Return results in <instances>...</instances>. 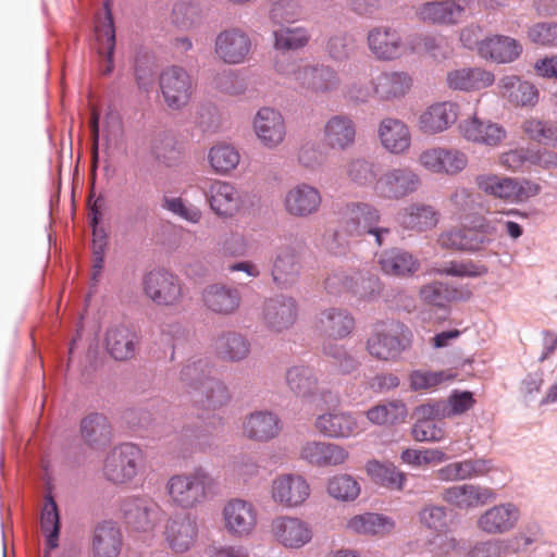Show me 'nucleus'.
Here are the masks:
<instances>
[{
	"mask_svg": "<svg viewBox=\"0 0 557 557\" xmlns=\"http://www.w3.org/2000/svg\"><path fill=\"white\" fill-rule=\"evenodd\" d=\"M379 211L369 203L352 202L347 205L338 228L332 235L329 242V249L334 255H342L346 251L349 243L354 238L371 234L375 237V243L383 244V235L388 234V228L379 227Z\"/></svg>",
	"mask_w": 557,
	"mask_h": 557,
	"instance_id": "f257e3e1",
	"label": "nucleus"
},
{
	"mask_svg": "<svg viewBox=\"0 0 557 557\" xmlns=\"http://www.w3.org/2000/svg\"><path fill=\"white\" fill-rule=\"evenodd\" d=\"M210 374L211 367L208 362L196 360L182 368L180 377L197 403L214 410L226 405L230 395L226 386Z\"/></svg>",
	"mask_w": 557,
	"mask_h": 557,
	"instance_id": "f03ea898",
	"label": "nucleus"
},
{
	"mask_svg": "<svg viewBox=\"0 0 557 557\" xmlns=\"http://www.w3.org/2000/svg\"><path fill=\"white\" fill-rule=\"evenodd\" d=\"M214 482L209 472L197 468L188 473L172 475L165 485L171 503L183 509H193L207 499Z\"/></svg>",
	"mask_w": 557,
	"mask_h": 557,
	"instance_id": "7ed1b4c3",
	"label": "nucleus"
},
{
	"mask_svg": "<svg viewBox=\"0 0 557 557\" xmlns=\"http://www.w3.org/2000/svg\"><path fill=\"white\" fill-rule=\"evenodd\" d=\"M371 88L352 86L349 97L366 102L371 96L380 101L392 102L404 98L412 88L411 75L404 71L381 72L372 77Z\"/></svg>",
	"mask_w": 557,
	"mask_h": 557,
	"instance_id": "20e7f679",
	"label": "nucleus"
},
{
	"mask_svg": "<svg viewBox=\"0 0 557 557\" xmlns=\"http://www.w3.org/2000/svg\"><path fill=\"white\" fill-rule=\"evenodd\" d=\"M278 73L285 75L294 87L306 94H324L338 86L337 73L325 65L293 64L289 70L278 62L275 64Z\"/></svg>",
	"mask_w": 557,
	"mask_h": 557,
	"instance_id": "39448f33",
	"label": "nucleus"
},
{
	"mask_svg": "<svg viewBox=\"0 0 557 557\" xmlns=\"http://www.w3.org/2000/svg\"><path fill=\"white\" fill-rule=\"evenodd\" d=\"M412 333L403 324L395 323L375 330L367 341L368 352L377 360H396L411 347Z\"/></svg>",
	"mask_w": 557,
	"mask_h": 557,
	"instance_id": "423d86ee",
	"label": "nucleus"
},
{
	"mask_svg": "<svg viewBox=\"0 0 557 557\" xmlns=\"http://www.w3.org/2000/svg\"><path fill=\"white\" fill-rule=\"evenodd\" d=\"M143 292L156 306L177 308L184 300L182 280L165 270H152L143 278Z\"/></svg>",
	"mask_w": 557,
	"mask_h": 557,
	"instance_id": "0eeeda50",
	"label": "nucleus"
},
{
	"mask_svg": "<svg viewBox=\"0 0 557 557\" xmlns=\"http://www.w3.org/2000/svg\"><path fill=\"white\" fill-rule=\"evenodd\" d=\"M475 184L483 194L508 202H523L540 193L536 183L496 174H480L475 177Z\"/></svg>",
	"mask_w": 557,
	"mask_h": 557,
	"instance_id": "6e6552de",
	"label": "nucleus"
},
{
	"mask_svg": "<svg viewBox=\"0 0 557 557\" xmlns=\"http://www.w3.org/2000/svg\"><path fill=\"white\" fill-rule=\"evenodd\" d=\"M159 87L165 106L172 111H181L190 102L196 83L184 67L172 65L161 72Z\"/></svg>",
	"mask_w": 557,
	"mask_h": 557,
	"instance_id": "1a4fd4ad",
	"label": "nucleus"
},
{
	"mask_svg": "<svg viewBox=\"0 0 557 557\" xmlns=\"http://www.w3.org/2000/svg\"><path fill=\"white\" fill-rule=\"evenodd\" d=\"M269 532L272 541L285 549H300L313 539L312 525L292 515L274 517L270 522Z\"/></svg>",
	"mask_w": 557,
	"mask_h": 557,
	"instance_id": "9d476101",
	"label": "nucleus"
},
{
	"mask_svg": "<svg viewBox=\"0 0 557 557\" xmlns=\"http://www.w3.org/2000/svg\"><path fill=\"white\" fill-rule=\"evenodd\" d=\"M141 458V451L135 445L114 447L104 459L103 475L113 484H126L137 475Z\"/></svg>",
	"mask_w": 557,
	"mask_h": 557,
	"instance_id": "9b49d317",
	"label": "nucleus"
},
{
	"mask_svg": "<svg viewBox=\"0 0 557 557\" xmlns=\"http://www.w3.org/2000/svg\"><path fill=\"white\" fill-rule=\"evenodd\" d=\"M202 193L211 211L221 219L236 216L245 206L242 191L226 181L211 180Z\"/></svg>",
	"mask_w": 557,
	"mask_h": 557,
	"instance_id": "f8f14e48",
	"label": "nucleus"
},
{
	"mask_svg": "<svg viewBox=\"0 0 557 557\" xmlns=\"http://www.w3.org/2000/svg\"><path fill=\"white\" fill-rule=\"evenodd\" d=\"M310 494V484L301 474L281 473L271 481L270 496L272 502L280 507H300L308 500Z\"/></svg>",
	"mask_w": 557,
	"mask_h": 557,
	"instance_id": "ddd939ff",
	"label": "nucleus"
},
{
	"mask_svg": "<svg viewBox=\"0 0 557 557\" xmlns=\"http://www.w3.org/2000/svg\"><path fill=\"white\" fill-rule=\"evenodd\" d=\"M420 184V176L411 168H392L379 176L374 193L380 198L398 200L418 190Z\"/></svg>",
	"mask_w": 557,
	"mask_h": 557,
	"instance_id": "4468645a",
	"label": "nucleus"
},
{
	"mask_svg": "<svg viewBox=\"0 0 557 557\" xmlns=\"http://www.w3.org/2000/svg\"><path fill=\"white\" fill-rule=\"evenodd\" d=\"M222 516L224 528L233 537H248L258 525V509L251 502L242 498L228 500L223 507Z\"/></svg>",
	"mask_w": 557,
	"mask_h": 557,
	"instance_id": "2eb2a0df",
	"label": "nucleus"
},
{
	"mask_svg": "<svg viewBox=\"0 0 557 557\" xmlns=\"http://www.w3.org/2000/svg\"><path fill=\"white\" fill-rule=\"evenodd\" d=\"M121 511L126 525L135 532H150L163 513L157 502L147 497H129L123 500Z\"/></svg>",
	"mask_w": 557,
	"mask_h": 557,
	"instance_id": "dca6fc26",
	"label": "nucleus"
},
{
	"mask_svg": "<svg viewBox=\"0 0 557 557\" xmlns=\"http://www.w3.org/2000/svg\"><path fill=\"white\" fill-rule=\"evenodd\" d=\"M198 532L196 519L190 515L180 513L170 517L165 521L162 537L171 552L184 554L196 545Z\"/></svg>",
	"mask_w": 557,
	"mask_h": 557,
	"instance_id": "f3484780",
	"label": "nucleus"
},
{
	"mask_svg": "<svg viewBox=\"0 0 557 557\" xmlns=\"http://www.w3.org/2000/svg\"><path fill=\"white\" fill-rule=\"evenodd\" d=\"M252 50L249 35L239 27H228L219 32L214 39V53L226 64L245 62Z\"/></svg>",
	"mask_w": 557,
	"mask_h": 557,
	"instance_id": "a211bd4d",
	"label": "nucleus"
},
{
	"mask_svg": "<svg viewBox=\"0 0 557 557\" xmlns=\"http://www.w3.org/2000/svg\"><path fill=\"white\" fill-rule=\"evenodd\" d=\"M253 132L263 147L275 149L281 146L287 134L282 113L273 108L259 109L252 120Z\"/></svg>",
	"mask_w": 557,
	"mask_h": 557,
	"instance_id": "6ab92c4d",
	"label": "nucleus"
},
{
	"mask_svg": "<svg viewBox=\"0 0 557 557\" xmlns=\"http://www.w3.org/2000/svg\"><path fill=\"white\" fill-rule=\"evenodd\" d=\"M299 458L317 468L339 467L349 459V453L335 443L307 441L299 448Z\"/></svg>",
	"mask_w": 557,
	"mask_h": 557,
	"instance_id": "aec40b11",
	"label": "nucleus"
},
{
	"mask_svg": "<svg viewBox=\"0 0 557 557\" xmlns=\"http://www.w3.org/2000/svg\"><path fill=\"white\" fill-rule=\"evenodd\" d=\"M520 517L517 505L503 503L483 511L476 520V528L485 534H504L517 527Z\"/></svg>",
	"mask_w": 557,
	"mask_h": 557,
	"instance_id": "412c9836",
	"label": "nucleus"
},
{
	"mask_svg": "<svg viewBox=\"0 0 557 557\" xmlns=\"http://www.w3.org/2000/svg\"><path fill=\"white\" fill-rule=\"evenodd\" d=\"M298 314L297 302L293 297L280 295L264 301L262 320L273 332H282L290 327Z\"/></svg>",
	"mask_w": 557,
	"mask_h": 557,
	"instance_id": "4be33fe9",
	"label": "nucleus"
},
{
	"mask_svg": "<svg viewBox=\"0 0 557 557\" xmlns=\"http://www.w3.org/2000/svg\"><path fill=\"white\" fill-rule=\"evenodd\" d=\"M442 498L458 509L468 510L495 500L496 493L487 486L466 483L446 488Z\"/></svg>",
	"mask_w": 557,
	"mask_h": 557,
	"instance_id": "5701e85b",
	"label": "nucleus"
},
{
	"mask_svg": "<svg viewBox=\"0 0 557 557\" xmlns=\"http://www.w3.org/2000/svg\"><path fill=\"white\" fill-rule=\"evenodd\" d=\"M321 202L320 190L306 183L295 185L284 197L286 212L295 218H307L317 213Z\"/></svg>",
	"mask_w": 557,
	"mask_h": 557,
	"instance_id": "b1692460",
	"label": "nucleus"
},
{
	"mask_svg": "<svg viewBox=\"0 0 557 557\" xmlns=\"http://www.w3.org/2000/svg\"><path fill=\"white\" fill-rule=\"evenodd\" d=\"M459 107L451 101L436 102L428 107L418 119V128L425 135L448 129L458 119Z\"/></svg>",
	"mask_w": 557,
	"mask_h": 557,
	"instance_id": "393cba45",
	"label": "nucleus"
},
{
	"mask_svg": "<svg viewBox=\"0 0 557 557\" xmlns=\"http://www.w3.org/2000/svg\"><path fill=\"white\" fill-rule=\"evenodd\" d=\"M523 47L517 39L505 35H491L483 38L479 46V55L497 64L511 63L518 60Z\"/></svg>",
	"mask_w": 557,
	"mask_h": 557,
	"instance_id": "a878e982",
	"label": "nucleus"
},
{
	"mask_svg": "<svg viewBox=\"0 0 557 557\" xmlns=\"http://www.w3.org/2000/svg\"><path fill=\"white\" fill-rule=\"evenodd\" d=\"M325 288L331 294L351 292L361 298H367L380 290V282L377 277L361 272H356L352 275L333 273L326 278Z\"/></svg>",
	"mask_w": 557,
	"mask_h": 557,
	"instance_id": "bb28decb",
	"label": "nucleus"
},
{
	"mask_svg": "<svg viewBox=\"0 0 557 557\" xmlns=\"http://www.w3.org/2000/svg\"><path fill=\"white\" fill-rule=\"evenodd\" d=\"M377 137L382 147L392 154L403 156L411 147L409 126L396 117H384L379 123Z\"/></svg>",
	"mask_w": 557,
	"mask_h": 557,
	"instance_id": "cd10ccee",
	"label": "nucleus"
},
{
	"mask_svg": "<svg viewBox=\"0 0 557 557\" xmlns=\"http://www.w3.org/2000/svg\"><path fill=\"white\" fill-rule=\"evenodd\" d=\"M138 346L139 336L129 325L119 323L107 330L106 347L115 360L125 361L134 358Z\"/></svg>",
	"mask_w": 557,
	"mask_h": 557,
	"instance_id": "c85d7f7f",
	"label": "nucleus"
},
{
	"mask_svg": "<svg viewBox=\"0 0 557 557\" xmlns=\"http://www.w3.org/2000/svg\"><path fill=\"white\" fill-rule=\"evenodd\" d=\"M201 300L207 310L212 313L230 315L238 310L242 296L238 289L225 284L215 283L203 288Z\"/></svg>",
	"mask_w": 557,
	"mask_h": 557,
	"instance_id": "c756f323",
	"label": "nucleus"
},
{
	"mask_svg": "<svg viewBox=\"0 0 557 557\" xmlns=\"http://www.w3.org/2000/svg\"><path fill=\"white\" fill-rule=\"evenodd\" d=\"M314 428L320 434L331 438H348L360 432L357 419L342 410L319 414L315 418Z\"/></svg>",
	"mask_w": 557,
	"mask_h": 557,
	"instance_id": "7c9ffc66",
	"label": "nucleus"
},
{
	"mask_svg": "<svg viewBox=\"0 0 557 557\" xmlns=\"http://www.w3.org/2000/svg\"><path fill=\"white\" fill-rule=\"evenodd\" d=\"M370 51L379 60L389 61L399 58L405 51L400 34L387 26H377L368 34Z\"/></svg>",
	"mask_w": 557,
	"mask_h": 557,
	"instance_id": "2f4dec72",
	"label": "nucleus"
},
{
	"mask_svg": "<svg viewBox=\"0 0 557 557\" xmlns=\"http://www.w3.org/2000/svg\"><path fill=\"white\" fill-rule=\"evenodd\" d=\"M462 136L471 143L488 147L499 146L507 136L505 128L492 121L481 120L476 115L460 124Z\"/></svg>",
	"mask_w": 557,
	"mask_h": 557,
	"instance_id": "473e14b6",
	"label": "nucleus"
},
{
	"mask_svg": "<svg viewBox=\"0 0 557 557\" xmlns=\"http://www.w3.org/2000/svg\"><path fill=\"white\" fill-rule=\"evenodd\" d=\"M286 383L289 389L298 397L315 401L318 398L326 400L332 395L320 388L314 371L309 367L296 366L287 370Z\"/></svg>",
	"mask_w": 557,
	"mask_h": 557,
	"instance_id": "72a5a7b5",
	"label": "nucleus"
},
{
	"mask_svg": "<svg viewBox=\"0 0 557 557\" xmlns=\"http://www.w3.org/2000/svg\"><path fill=\"white\" fill-rule=\"evenodd\" d=\"M466 9L456 0H437L418 9L421 21L434 25H454L462 21Z\"/></svg>",
	"mask_w": 557,
	"mask_h": 557,
	"instance_id": "f704fd0d",
	"label": "nucleus"
},
{
	"mask_svg": "<svg viewBox=\"0 0 557 557\" xmlns=\"http://www.w3.org/2000/svg\"><path fill=\"white\" fill-rule=\"evenodd\" d=\"M494 82L493 72L480 66L455 69L446 76L448 88L460 91H478L492 86Z\"/></svg>",
	"mask_w": 557,
	"mask_h": 557,
	"instance_id": "c9c22d12",
	"label": "nucleus"
},
{
	"mask_svg": "<svg viewBox=\"0 0 557 557\" xmlns=\"http://www.w3.org/2000/svg\"><path fill=\"white\" fill-rule=\"evenodd\" d=\"M314 327L325 337L341 339L352 332L355 320L349 312L344 309L327 308L320 312L315 320Z\"/></svg>",
	"mask_w": 557,
	"mask_h": 557,
	"instance_id": "e433bc0d",
	"label": "nucleus"
},
{
	"mask_svg": "<svg viewBox=\"0 0 557 557\" xmlns=\"http://www.w3.org/2000/svg\"><path fill=\"white\" fill-rule=\"evenodd\" d=\"M356 134L355 122L344 114L331 116L323 127L324 141L331 149H348L355 144Z\"/></svg>",
	"mask_w": 557,
	"mask_h": 557,
	"instance_id": "4c0bfd02",
	"label": "nucleus"
},
{
	"mask_svg": "<svg viewBox=\"0 0 557 557\" xmlns=\"http://www.w3.org/2000/svg\"><path fill=\"white\" fill-rule=\"evenodd\" d=\"M95 36L98 42V53L106 58L107 64L102 74L109 75L113 71V53L115 48V28L109 3L103 7V15L95 22Z\"/></svg>",
	"mask_w": 557,
	"mask_h": 557,
	"instance_id": "58836bf2",
	"label": "nucleus"
},
{
	"mask_svg": "<svg viewBox=\"0 0 557 557\" xmlns=\"http://www.w3.org/2000/svg\"><path fill=\"white\" fill-rule=\"evenodd\" d=\"M280 431V419L269 411H256L243 421V434L252 441L265 442L272 440L278 435Z\"/></svg>",
	"mask_w": 557,
	"mask_h": 557,
	"instance_id": "ea45409f",
	"label": "nucleus"
},
{
	"mask_svg": "<svg viewBox=\"0 0 557 557\" xmlns=\"http://www.w3.org/2000/svg\"><path fill=\"white\" fill-rule=\"evenodd\" d=\"M395 527L396 523L391 517L376 512H364L348 519L345 530L351 534L384 536L391 534Z\"/></svg>",
	"mask_w": 557,
	"mask_h": 557,
	"instance_id": "a19ab883",
	"label": "nucleus"
},
{
	"mask_svg": "<svg viewBox=\"0 0 557 557\" xmlns=\"http://www.w3.org/2000/svg\"><path fill=\"white\" fill-rule=\"evenodd\" d=\"M94 557H117L122 547V533L111 521L98 523L91 536Z\"/></svg>",
	"mask_w": 557,
	"mask_h": 557,
	"instance_id": "79ce46f5",
	"label": "nucleus"
},
{
	"mask_svg": "<svg viewBox=\"0 0 557 557\" xmlns=\"http://www.w3.org/2000/svg\"><path fill=\"white\" fill-rule=\"evenodd\" d=\"M301 263L299 253L290 247L282 248L273 262L272 277L281 287L294 284L300 274Z\"/></svg>",
	"mask_w": 557,
	"mask_h": 557,
	"instance_id": "37998d69",
	"label": "nucleus"
},
{
	"mask_svg": "<svg viewBox=\"0 0 557 557\" xmlns=\"http://www.w3.org/2000/svg\"><path fill=\"white\" fill-rule=\"evenodd\" d=\"M81 434L86 445L100 448L111 442L112 428L104 414L92 412L82 419Z\"/></svg>",
	"mask_w": 557,
	"mask_h": 557,
	"instance_id": "c03bdc74",
	"label": "nucleus"
},
{
	"mask_svg": "<svg viewBox=\"0 0 557 557\" xmlns=\"http://www.w3.org/2000/svg\"><path fill=\"white\" fill-rule=\"evenodd\" d=\"M498 87L503 97L515 106H534L539 100L536 87L516 75L504 76L499 79Z\"/></svg>",
	"mask_w": 557,
	"mask_h": 557,
	"instance_id": "a18cd8bd",
	"label": "nucleus"
},
{
	"mask_svg": "<svg viewBox=\"0 0 557 557\" xmlns=\"http://www.w3.org/2000/svg\"><path fill=\"white\" fill-rule=\"evenodd\" d=\"M368 421L379 426H394L404 423L408 417V408L400 399L379 403L366 411Z\"/></svg>",
	"mask_w": 557,
	"mask_h": 557,
	"instance_id": "49530a36",
	"label": "nucleus"
},
{
	"mask_svg": "<svg viewBox=\"0 0 557 557\" xmlns=\"http://www.w3.org/2000/svg\"><path fill=\"white\" fill-rule=\"evenodd\" d=\"M364 469L372 482L391 491H403L407 482L406 473L391 462L372 459Z\"/></svg>",
	"mask_w": 557,
	"mask_h": 557,
	"instance_id": "de8ad7c7",
	"label": "nucleus"
},
{
	"mask_svg": "<svg viewBox=\"0 0 557 557\" xmlns=\"http://www.w3.org/2000/svg\"><path fill=\"white\" fill-rule=\"evenodd\" d=\"M470 296V290L451 287L442 282L425 284L419 290L421 301L435 307H445L450 301L467 299Z\"/></svg>",
	"mask_w": 557,
	"mask_h": 557,
	"instance_id": "09e8293b",
	"label": "nucleus"
},
{
	"mask_svg": "<svg viewBox=\"0 0 557 557\" xmlns=\"http://www.w3.org/2000/svg\"><path fill=\"white\" fill-rule=\"evenodd\" d=\"M214 349L221 359L230 362H238L248 357L250 344L242 334L226 332L218 336L214 342Z\"/></svg>",
	"mask_w": 557,
	"mask_h": 557,
	"instance_id": "8fccbe9b",
	"label": "nucleus"
},
{
	"mask_svg": "<svg viewBox=\"0 0 557 557\" xmlns=\"http://www.w3.org/2000/svg\"><path fill=\"white\" fill-rule=\"evenodd\" d=\"M379 264L384 273L396 276L410 275L419 269V262L409 252L397 249L383 252Z\"/></svg>",
	"mask_w": 557,
	"mask_h": 557,
	"instance_id": "3c124183",
	"label": "nucleus"
},
{
	"mask_svg": "<svg viewBox=\"0 0 557 557\" xmlns=\"http://www.w3.org/2000/svg\"><path fill=\"white\" fill-rule=\"evenodd\" d=\"M208 161L214 173L225 175L237 168L240 154L235 147L219 144L210 148Z\"/></svg>",
	"mask_w": 557,
	"mask_h": 557,
	"instance_id": "603ef678",
	"label": "nucleus"
},
{
	"mask_svg": "<svg viewBox=\"0 0 557 557\" xmlns=\"http://www.w3.org/2000/svg\"><path fill=\"white\" fill-rule=\"evenodd\" d=\"M379 171L377 163L363 158L352 159L345 166L346 176L352 184L360 187L372 186L373 189Z\"/></svg>",
	"mask_w": 557,
	"mask_h": 557,
	"instance_id": "864d4df0",
	"label": "nucleus"
},
{
	"mask_svg": "<svg viewBox=\"0 0 557 557\" xmlns=\"http://www.w3.org/2000/svg\"><path fill=\"white\" fill-rule=\"evenodd\" d=\"M310 37L305 27H281L273 32L274 48L281 51L299 50L309 44Z\"/></svg>",
	"mask_w": 557,
	"mask_h": 557,
	"instance_id": "5fc2aeb1",
	"label": "nucleus"
},
{
	"mask_svg": "<svg viewBox=\"0 0 557 557\" xmlns=\"http://www.w3.org/2000/svg\"><path fill=\"white\" fill-rule=\"evenodd\" d=\"M457 373L451 369L431 371L414 370L409 375L410 387L413 391H424L437 387L446 382L455 380Z\"/></svg>",
	"mask_w": 557,
	"mask_h": 557,
	"instance_id": "6e6d98bb",
	"label": "nucleus"
},
{
	"mask_svg": "<svg viewBox=\"0 0 557 557\" xmlns=\"http://www.w3.org/2000/svg\"><path fill=\"white\" fill-rule=\"evenodd\" d=\"M521 128L530 139L540 144H557V124L552 121L530 117L522 123Z\"/></svg>",
	"mask_w": 557,
	"mask_h": 557,
	"instance_id": "4d7b16f0",
	"label": "nucleus"
},
{
	"mask_svg": "<svg viewBox=\"0 0 557 557\" xmlns=\"http://www.w3.org/2000/svg\"><path fill=\"white\" fill-rule=\"evenodd\" d=\"M329 495L337 500L352 502L360 495V484L349 474H337L329 479Z\"/></svg>",
	"mask_w": 557,
	"mask_h": 557,
	"instance_id": "13d9d810",
	"label": "nucleus"
},
{
	"mask_svg": "<svg viewBox=\"0 0 557 557\" xmlns=\"http://www.w3.org/2000/svg\"><path fill=\"white\" fill-rule=\"evenodd\" d=\"M40 527L47 536V546L50 549L58 547L60 518L57 504L51 496L46 498L40 518Z\"/></svg>",
	"mask_w": 557,
	"mask_h": 557,
	"instance_id": "bf43d9fd",
	"label": "nucleus"
},
{
	"mask_svg": "<svg viewBox=\"0 0 557 557\" xmlns=\"http://www.w3.org/2000/svg\"><path fill=\"white\" fill-rule=\"evenodd\" d=\"M202 9L197 0H182L175 3L172 22L181 28H190L201 20Z\"/></svg>",
	"mask_w": 557,
	"mask_h": 557,
	"instance_id": "052dcab7",
	"label": "nucleus"
},
{
	"mask_svg": "<svg viewBox=\"0 0 557 557\" xmlns=\"http://www.w3.org/2000/svg\"><path fill=\"white\" fill-rule=\"evenodd\" d=\"M404 463L412 467H425L430 465L441 463L448 459L447 455L438 448L426 449H404L400 454Z\"/></svg>",
	"mask_w": 557,
	"mask_h": 557,
	"instance_id": "680f3d73",
	"label": "nucleus"
},
{
	"mask_svg": "<svg viewBox=\"0 0 557 557\" xmlns=\"http://www.w3.org/2000/svg\"><path fill=\"white\" fill-rule=\"evenodd\" d=\"M162 206L165 210L191 224H198L202 219V210L182 197H165Z\"/></svg>",
	"mask_w": 557,
	"mask_h": 557,
	"instance_id": "e2e57ef3",
	"label": "nucleus"
},
{
	"mask_svg": "<svg viewBox=\"0 0 557 557\" xmlns=\"http://www.w3.org/2000/svg\"><path fill=\"white\" fill-rule=\"evenodd\" d=\"M528 39L539 46L557 48V22H537L527 32Z\"/></svg>",
	"mask_w": 557,
	"mask_h": 557,
	"instance_id": "0e129e2a",
	"label": "nucleus"
},
{
	"mask_svg": "<svg viewBox=\"0 0 557 557\" xmlns=\"http://www.w3.org/2000/svg\"><path fill=\"white\" fill-rule=\"evenodd\" d=\"M437 223V214L430 206H412L404 218L407 227L420 231L431 228Z\"/></svg>",
	"mask_w": 557,
	"mask_h": 557,
	"instance_id": "69168bd1",
	"label": "nucleus"
},
{
	"mask_svg": "<svg viewBox=\"0 0 557 557\" xmlns=\"http://www.w3.org/2000/svg\"><path fill=\"white\" fill-rule=\"evenodd\" d=\"M468 165L467 154L456 148L444 147L438 174L455 176L462 172Z\"/></svg>",
	"mask_w": 557,
	"mask_h": 557,
	"instance_id": "338daca9",
	"label": "nucleus"
},
{
	"mask_svg": "<svg viewBox=\"0 0 557 557\" xmlns=\"http://www.w3.org/2000/svg\"><path fill=\"white\" fill-rule=\"evenodd\" d=\"M325 49L333 60L343 61L354 52L355 40L348 34L339 32L329 38Z\"/></svg>",
	"mask_w": 557,
	"mask_h": 557,
	"instance_id": "774afa93",
	"label": "nucleus"
}]
</instances>
